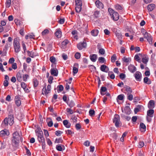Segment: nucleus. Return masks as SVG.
<instances>
[{
    "instance_id": "32",
    "label": "nucleus",
    "mask_w": 156,
    "mask_h": 156,
    "mask_svg": "<svg viewBox=\"0 0 156 156\" xmlns=\"http://www.w3.org/2000/svg\"><path fill=\"white\" fill-rule=\"evenodd\" d=\"M144 82L147 84H150L151 83V81L147 77L144 78Z\"/></svg>"
},
{
    "instance_id": "59",
    "label": "nucleus",
    "mask_w": 156,
    "mask_h": 156,
    "mask_svg": "<svg viewBox=\"0 0 156 156\" xmlns=\"http://www.w3.org/2000/svg\"><path fill=\"white\" fill-rule=\"evenodd\" d=\"M75 128L77 130H78L81 129V126L79 123H77L75 125Z\"/></svg>"
},
{
    "instance_id": "40",
    "label": "nucleus",
    "mask_w": 156,
    "mask_h": 156,
    "mask_svg": "<svg viewBox=\"0 0 156 156\" xmlns=\"http://www.w3.org/2000/svg\"><path fill=\"white\" fill-rule=\"evenodd\" d=\"M71 119L72 120L73 123H76L77 121V118L76 116L74 115H73L72 116Z\"/></svg>"
},
{
    "instance_id": "2",
    "label": "nucleus",
    "mask_w": 156,
    "mask_h": 156,
    "mask_svg": "<svg viewBox=\"0 0 156 156\" xmlns=\"http://www.w3.org/2000/svg\"><path fill=\"white\" fill-rule=\"evenodd\" d=\"M109 14L111 18L114 21H117L119 19V16L118 13L113 10L112 9L109 8L108 9Z\"/></svg>"
},
{
    "instance_id": "3",
    "label": "nucleus",
    "mask_w": 156,
    "mask_h": 156,
    "mask_svg": "<svg viewBox=\"0 0 156 156\" xmlns=\"http://www.w3.org/2000/svg\"><path fill=\"white\" fill-rule=\"evenodd\" d=\"M13 45L15 52L18 53L21 50L19 40L17 38H15L13 41Z\"/></svg>"
},
{
    "instance_id": "63",
    "label": "nucleus",
    "mask_w": 156,
    "mask_h": 156,
    "mask_svg": "<svg viewBox=\"0 0 156 156\" xmlns=\"http://www.w3.org/2000/svg\"><path fill=\"white\" fill-rule=\"evenodd\" d=\"M12 68L15 70L17 69V64L16 63H14L12 64Z\"/></svg>"
},
{
    "instance_id": "49",
    "label": "nucleus",
    "mask_w": 156,
    "mask_h": 156,
    "mask_svg": "<svg viewBox=\"0 0 156 156\" xmlns=\"http://www.w3.org/2000/svg\"><path fill=\"white\" fill-rule=\"evenodd\" d=\"M131 60L130 58H127L126 57H124L123 58V60L124 62H128L130 61Z\"/></svg>"
},
{
    "instance_id": "38",
    "label": "nucleus",
    "mask_w": 156,
    "mask_h": 156,
    "mask_svg": "<svg viewBox=\"0 0 156 156\" xmlns=\"http://www.w3.org/2000/svg\"><path fill=\"white\" fill-rule=\"evenodd\" d=\"M125 112L127 114H130V109L128 107H126L124 109Z\"/></svg>"
},
{
    "instance_id": "52",
    "label": "nucleus",
    "mask_w": 156,
    "mask_h": 156,
    "mask_svg": "<svg viewBox=\"0 0 156 156\" xmlns=\"http://www.w3.org/2000/svg\"><path fill=\"white\" fill-rule=\"evenodd\" d=\"M126 77V75L123 73H121L119 75L120 78L121 80H123Z\"/></svg>"
},
{
    "instance_id": "41",
    "label": "nucleus",
    "mask_w": 156,
    "mask_h": 156,
    "mask_svg": "<svg viewBox=\"0 0 156 156\" xmlns=\"http://www.w3.org/2000/svg\"><path fill=\"white\" fill-rule=\"evenodd\" d=\"M107 89L105 87H102L101 89V94L102 95H104V94L103 92H105L107 90Z\"/></svg>"
},
{
    "instance_id": "50",
    "label": "nucleus",
    "mask_w": 156,
    "mask_h": 156,
    "mask_svg": "<svg viewBox=\"0 0 156 156\" xmlns=\"http://www.w3.org/2000/svg\"><path fill=\"white\" fill-rule=\"evenodd\" d=\"M53 79L54 78L53 76H49L48 80V82L50 84L51 83H52V81Z\"/></svg>"
},
{
    "instance_id": "44",
    "label": "nucleus",
    "mask_w": 156,
    "mask_h": 156,
    "mask_svg": "<svg viewBox=\"0 0 156 156\" xmlns=\"http://www.w3.org/2000/svg\"><path fill=\"white\" fill-rule=\"evenodd\" d=\"M115 9L117 10H121L122 9V7L119 4L116 5L115 6Z\"/></svg>"
},
{
    "instance_id": "12",
    "label": "nucleus",
    "mask_w": 156,
    "mask_h": 156,
    "mask_svg": "<svg viewBox=\"0 0 156 156\" xmlns=\"http://www.w3.org/2000/svg\"><path fill=\"white\" fill-rule=\"evenodd\" d=\"M51 74V75L56 76H58V71L56 68H52L50 70Z\"/></svg>"
},
{
    "instance_id": "11",
    "label": "nucleus",
    "mask_w": 156,
    "mask_h": 156,
    "mask_svg": "<svg viewBox=\"0 0 156 156\" xmlns=\"http://www.w3.org/2000/svg\"><path fill=\"white\" fill-rule=\"evenodd\" d=\"M9 130L6 129H4L0 132V135L2 136H7L9 135Z\"/></svg>"
},
{
    "instance_id": "21",
    "label": "nucleus",
    "mask_w": 156,
    "mask_h": 156,
    "mask_svg": "<svg viewBox=\"0 0 156 156\" xmlns=\"http://www.w3.org/2000/svg\"><path fill=\"white\" fill-rule=\"evenodd\" d=\"M15 103L17 106H19L21 104V101L20 98L17 96L15 97Z\"/></svg>"
},
{
    "instance_id": "15",
    "label": "nucleus",
    "mask_w": 156,
    "mask_h": 156,
    "mask_svg": "<svg viewBox=\"0 0 156 156\" xmlns=\"http://www.w3.org/2000/svg\"><path fill=\"white\" fill-rule=\"evenodd\" d=\"M95 4L96 6L99 8L102 9L103 8L104 6L102 3L99 0H97L96 1Z\"/></svg>"
},
{
    "instance_id": "17",
    "label": "nucleus",
    "mask_w": 156,
    "mask_h": 156,
    "mask_svg": "<svg viewBox=\"0 0 156 156\" xmlns=\"http://www.w3.org/2000/svg\"><path fill=\"white\" fill-rule=\"evenodd\" d=\"M55 34L58 38L61 37L62 36V32L61 29H57Z\"/></svg>"
},
{
    "instance_id": "19",
    "label": "nucleus",
    "mask_w": 156,
    "mask_h": 156,
    "mask_svg": "<svg viewBox=\"0 0 156 156\" xmlns=\"http://www.w3.org/2000/svg\"><path fill=\"white\" fill-rule=\"evenodd\" d=\"M32 83L34 88L37 87L39 84V81L36 78H35L33 79Z\"/></svg>"
},
{
    "instance_id": "58",
    "label": "nucleus",
    "mask_w": 156,
    "mask_h": 156,
    "mask_svg": "<svg viewBox=\"0 0 156 156\" xmlns=\"http://www.w3.org/2000/svg\"><path fill=\"white\" fill-rule=\"evenodd\" d=\"M55 142L57 143H62V138H56L55 140Z\"/></svg>"
},
{
    "instance_id": "56",
    "label": "nucleus",
    "mask_w": 156,
    "mask_h": 156,
    "mask_svg": "<svg viewBox=\"0 0 156 156\" xmlns=\"http://www.w3.org/2000/svg\"><path fill=\"white\" fill-rule=\"evenodd\" d=\"M78 71V69L76 67H73V73L74 74H76ZM74 75V74H73Z\"/></svg>"
},
{
    "instance_id": "39",
    "label": "nucleus",
    "mask_w": 156,
    "mask_h": 156,
    "mask_svg": "<svg viewBox=\"0 0 156 156\" xmlns=\"http://www.w3.org/2000/svg\"><path fill=\"white\" fill-rule=\"evenodd\" d=\"M11 4V0H6L5 2V6L7 8H9L10 7Z\"/></svg>"
},
{
    "instance_id": "35",
    "label": "nucleus",
    "mask_w": 156,
    "mask_h": 156,
    "mask_svg": "<svg viewBox=\"0 0 156 156\" xmlns=\"http://www.w3.org/2000/svg\"><path fill=\"white\" fill-rule=\"evenodd\" d=\"M49 30L48 29L44 30L41 33L42 35L43 36H45L49 33Z\"/></svg>"
},
{
    "instance_id": "25",
    "label": "nucleus",
    "mask_w": 156,
    "mask_h": 156,
    "mask_svg": "<svg viewBox=\"0 0 156 156\" xmlns=\"http://www.w3.org/2000/svg\"><path fill=\"white\" fill-rule=\"evenodd\" d=\"M63 124L67 128H70L71 126V124L67 120H65L63 121Z\"/></svg>"
},
{
    "instance_id": "30",
    "label": "nucleus",
    "mask_w": 156,
    "mask_h": 156,
    "mask_svg": "<svg viewBox=\"0 0 156 156\" xmlns=\"http://www.w3.org/2000/svg\"><path fill=\"white\" fill-rule=\"evenodd\" d=\"M154 110L153 109H150L147 111V115L151 117H153Z\"/></svg>"
},
{
    "instance_id": "24",
    "label": "nucleus",
    "mask_w": 156,
    "mask_h": 156,
    "mask_svg": "<svg viewBox=\"0 0 156 156\" xmlns=\"http://www.w3.org/2000/svg\"><path fill=\"white\" fill-rule=\"evenodd\" d=\"M155 5L154 4H149L147 7L148 10L149 11H152L155 8Z\"/></svg>"
},
{
    "instance_id": "18",
    "label": "nucleus",
    "mask_w": 156,
    "mask_h": 156,
    "mask_svg": "<svg viewBox=\"0 0 156 156\" xmlns=\"http://www.w3.org/2000/svg\"><path fill=\"white\" fill-rule=\"evenodd\" d=\"M100 69L102 71L107 73L108 70V68L106 66L103 65L101 66Z\"/></svg>"
},
{
    "instance_id": "51",
    "label": "nucleus",
    "mask_w": 156,
    "mask_h": 156,
    "mask_svg": "<svg viewBox=\"0 0 156 156\" xmlns=\"http://www.w3.org/2000/svg\"><path fill=\"white\" fill-rule=\"evenodd\" d=\"M89 115L91 116H93L95 114V111L93 110H90L89 111Z\"/></svg>"
},
{
    "instance_id": "45",
    "label": "nucleus",
    "mask_w": 156,
    "mask_h": 156,
    "mask_svg": "<svg viewBox=\"0 0 156 156\" xmlns=\"http://www.w3.org/2000/svg\"><path fill=\"white\" fill-rule=\"evenodd\" d=\"M100 12L98 11H95L94 13V18H97L99 16Z\"/></svg>"
},
{
    "instance_id": "57",
    "label": "nucleus",
    "mask_w": 156,
    "mask_h": 156,
    "mask_svg": "<svg viewBox=\"0 0 156 156\" xmlns=\"http://www.w3.org/2000/svg\"><path fill=\"white\" fill-rule=\"evenodd\" d=\"M50 60L52 63H55V58L54 56H51L50 57Z\"/></svg>"
},
{
    "instance_id": "64",
    "label": "nucleus",
    "mask_w": 156,
    "mask_h": 156,
    "mask_svg": "<svg viewBox=\"0 0 156 156\" xmlns=\"http://www.w3.org/2000/svg\"><path fill=\"white\" fill-rule=\"evenodd\" d=\"M84 145L87 146H89L90 145V142L89 140H86L84 143Z\"/></svg>"
},
{
    "instance_id": "60",
    "label": "nucleus",
    "mask_w": 156,
    "mask_h": 156,
    "mask_svg": "<svg viewBox=\"0 0 156 156\" xmlns=\"http://www.w3.org/2000/svg\"><path fill=\"white\" fill-rule=\"evenodd\" d=\"M134 59L137 62H140V58L138 54L136 55L134 57Z\"/></svg>"
},
{
    "instance_id": "43",
    "label": "nucleus",
    "mask_w": 156,
    "mask_h": 156,
    "mask_svg": "<svg viewBox=\"0 0 156 156\" xmlns=\"http://www.w3.org/2000/svg\"><path fill=\"white\" fill-rule=\"evenodd\" d=\"M116 56L115 54H114L111 57V61L112 62H114L116 59Z\"/></svg>"
},
{
    "instance_id": "26",
    "label": "nucleus",
    "mask_w": 156,
    "mask_h": 156,
    "mask_svg": "<svg viewBox=\"0 0 156 156\" xmlns=\"http://www.w3.org/2000/svg\"><path fill=\"white\" fill-rule=\"evenodd\" d=\"M20 135L18 132H15L13 134V139H16V140H19Z\"/></svg>"
},
{
    "instance_id": "8",
    "label": "nucleus",
    "mask_w": 156,
    "mask_h": 156,
    "mask_svg": "<svg viewBox=\"0 0 156 156\" xmlns=\"http://www.w3.org/2000/svg\"><path fill=\"white\" fill-rule=\"evenodd\" d=\"M87 46L86 43L84 41L80 42L77 45V48L79 50H81L83 48H86Z\"/></svg>"
},
{
    "instance_id": "27",
    "label": "nucleus",
    "mask_w": 156,
    "mask_h": 156,
    "mask_svg": "<svg viewBox=\"0 0 156 156\" xmlns=\"http://www.w3.org/2000/svg\"><path fill=\"white\" fill-rule=\"evenodd\" d=\"M99 31L97 29H94L91 31V35L94 36H96L98 35Z\"/></svg>"
},
{
    "instance_id": "23",
    "label": "nucleus",
    "mask_w": 156,
    "mask_h": 156,
    "mask_svg": "<svg viewBox=\"0 0 156 156\" xmlns=\"http://www.w3.org/2000/svg\"><path fill=\"white\" fill-rule=\"evenodd\" d=\"M47 122L48 126L51 127L52 126L53 122L51 118H47Z\"/></svg>"
},
{
    "instance_id": "29",
    "label": "nucleus",
    "mask_w": 156,
    "mask_h": 156,
    "mask_svg": "<svg viewBox=\"0 0 156 156\" xmlns=\"http://www.w3.org/2000/svg\"><path fill=\"white\" fill-rule=\"evenodd\" d=\"M19 140H16V139H13L12 140V145L14 147H16L18 144Z\"/></svg>"
},
{
    "instance_id": "46",
    "label": "nucleus",
    "mask_w": 156,
    "mask_h": 156,
    "mask_svg": "<svg viewBox=\"0 0 156 156\" xmlns=\"http://www.w3.org/2000/svg\"><path fill=\"white\" fill-rule=\"evenodd\" d=\"M75 57L76 59H79L81 56V55L79 52H76L75 54Z\"/></svg>"
},
{
    "instance_id": "22",
    "label": "nucleus",
    "mask_w": 156,
    "mask_h": 156,
    "mask_svg": "<svg viewBox=\"0 0 156 156\" xmlns=\"http://www.w3.org/2000/svg\"><path fill=\"white\" fill-rule=\"evenodd\" d=\"M90 59L93 62H95L97 58V55L96 54H92L90 56Z\"/></svg>"
},
{
    "instance_id": "36",
    "label": "nucleus",
    "mask_w": 156,
    "mask_h": 156,
    "mask_svg": "<svg viewBox=\"0 0 156 156\" xmlns=\"http://www.w3.org/2000/svg\"><path fill=\"white\" fill-rule=\"evenodd\" d=\"M29 77V75L27 74H23V81L26 82L27 81V79Z\"/></svg>"
},
{
    "instance_id": "53",
    "label": "nucleus",
    "mask_w": 156,
    "mask_h": 156,
    "mask_svg": "<svg viewBox=\"0 0 156 156\" xmlns=\"http://www.w3.org/2000/svg\"><path fill=\"white\" fill-rule=\"evenodd\" d=\"M98 61L100 62L103 63L105 61V59L104 57H101L99 58Z\"/></svg>"
},
{
    "instance_id": "55",
    "label": "nucleus",
    "mask_w": 156,
    "mask_h": 156,
    "mask_svg": "<svg viewBox=\"0 0 156 156\" xmlns=\"http://www.w3.org/2000/svg\"><path fill=\"white\" fill-rule=\"evenodd\" d=\"M144 143L143 142L140 141L139 143L138 147L139 148H141L144 146Z\"/></svg>"
},
{
    "instance_id": "62",
    "label": "nucleus",
    "mask_w": 156,
    "mask_h": 156,
    "mask_svg": "<svg viewBox=\"0 0 156 156\" xmlns=\"http://www.w3.org/2000/svg\"><path fill=\"white\" fill-rule=\"evenodd\" d=\"M21 86L23 89L25 88L26 87H27V85L26 83L23 82H22L21 83Z\"/></svg>"
},
{
    "instance_id": "54",
    "label": "nucleus",
    "mask_w": 156,
    "mask_h": 156,
    "mask_svg": "<svg viewBox=\"0 0 156 156\" xmlns=\"http://www.w3.org/2000/svg\"><path fill=\"white\" fill-rule=\"evenodd\" d=\"M63 87L62 85H60L58 87V92H60L63 90Z\"/></svg>"
},
{
    "instance_id": "10",
    "label": "nucleus",
    "mask_w": 156,
    "mask_h": 156,
    "mask_svg": "<svg viewBox=\"0 0 156 156\" xmlns=\"http://www.w3.org/2000/svg\"><path fill=\"white\" fill-rule=\"evenodd\" d=\"M134 76L136 81H140L142 78V74L139 71H136L134 74Z\"/></svg>"
},
{
    "instance_id": "31",
    "label": "nucleus",
    "mask_w": 156,
    "mask_h": 156,
    "mask_svg": "<svg viewBox=\"0 0 156 156\" xmlns=\"http://www.w3.org/2000/svg\"><path fill=\"white\" fill-rule=\"evenodd\" d=\"M75 10L77 12H80L82 9V6L81 5H76Z\"/></svg>"
},
{
    "instance_id": "9",
    "label": "nucleus",
    "mask_w": 156,
    "mask_h": 156,
    "mask_svg": "<svg viewBox=\"0 0 156 156\" xmlns=\"http://www.w3.org/2000/svg\"><path fill=\"white\" fill-rule=\"evenodd\" d=\"M27 53L28 56L32 58H34L36 56L39 55L38 53L36 51L34 52L33 51H30L28 50L27 51Z\"/></svg>"
},
{
    "instance_id": "47",
    "label": "nucleus",
    "mask_w": 156,
    "mask_h": 156,
    "mask_svg": "<svg viewBox=\"0 0 156 156\" xmlns=\"http://www.w3.org/2000/svg\"><path fill=\"white\" fill-rule=\"evenodd\" d=\"M56 149L58 151H62L63 150L62 147L60 145H58L56 146Z\"/></svg>"
},
{
    "instance_id": "33",
    "label": "nucleus",
    "mask_w": 156,
    "mask_h": 156,
    "mask_svg": "<svg viewBox=\"0 0 156 156\" xmlns=\"http://www.w3.org/2000/svg\"><path fill=\"white\" fill-rule=\"evenodd\" d=\"M140 129L141 130V129L144 130V131H145L146 130V126L145 124L143 123H140ZM141 131H143L141 130Z\"/></svg>"
},
{
    "instance_id": "4",
    "label": "nucleus",
    "mask_w": 156,
    "mask_h": 156,
    "mask_svg": "<svg viewBox=\"0 0 156 156\" xmlns=\"http://www.w3.org/2000/svg\"><path fill=\"white\" fill-rule=\"evenodd\" d=\"M36 133L37 136V139L39 142L40 143L44 144L45 142L43 132L39 130L37 132H36Z\"/></svg>"
},
{
    "instance_id": "5",
    "label": "nucleus",
    "mask_w": 156,
    "mask_h": 156,
    "mask_svg": "<svg viewBox=\"0 0 156 156\" xmlns=\"http://www.w3.org/2000/svg\"><path fill=\"white\" fill-rule=\"evenodd\" d=\"M142 33L144 38L147 39L150 44H152L153 42V38L150 34L146 31H142Z\"/></svg>"
},
{
    "instance_id": "48",
    "label": "nucleus",
    "mask_w": 156,
    "mask_h": 156,
    "mask_svg": "<svg viewBox=\"0 0 156 156\" xmlns=\"http://www.w3.org/2000/svg\"><path fill=\"white\" fill-rule=\"evenodd\" d=\"M63 133V132L60 130H57L55 131V134L57 136H60Z\"/></svg>"
},
{
    "instance_id": "7",
    "label": "nucleus",
    "mask_w": 156,
    "mask_h": 156,
    "mask_svg": "<svg viewBox=\"0 0 156 156\" xmlns=\"http://www.w3.org/2000/svg\"><path fill=\"white\" fill-rule=\"evenodd\" d=\"M51 86L50 84H48L46 89V87H44L42 90V94L43 95H46L50 93L51 91Z\"/></svg>"
},
{
    "instance_id": "61",
    "label": "nucleus",
    "mask_w": 156,
    "mask_h": 156,
    "mask_svg": "<svg viewBox=\"0 0 156 156\" xmlns=\"http://www.w3.org/2000/svg\"><path fill=\"white\" fill-rule=\"evenodd\" d=\"M142 62L143 63L146 64L148 62V59L146 57L142 58Z\"/></svg>"
},
{
    "instance_id": "16",
    "label": "nucleus",
    "mask_w": 156,
    "mask_h": 156,
    "mask_svg": "<svg viewBox=\"0 0 156 156\" xmlns=\"http://www.w3.org/2000/svg\"><path fill=\"white\" fill-rule=\"evenodd\" d=\"M148 107L150 109H152L154 108L155 107V103L153 100H150L148 104Z\"/></svg>"
},
{
    "instance_id": "20",
    "label": "nucleus",
    "mask_w": 156,
    "mask_h": 156,
    "mask_svg": "<svg viewBox=\"0 0 156 156\" xmlns=\"http://www.w3.org/2000/svg\"><path fill=\"white\" fill-rule=\"evenodd\" d=\"M124 88L125 89V90L126 91L125 93H126L127 94H129L132 93V90L129 86H126Z\"/></svg>"
},
{
    "instance_id": "14",
    "label": "nucleus",
    "mask_w": 156,
    "mask_h": 156,
    "mask_svg": "<svg viewBox=\"0 0 156 156\" xmlns=\"http://www.w3.org/2000/svg\"><path fill=\"white\" fill-rule=\"evenodd\" d=\"M128 69L132 73H134L136 70V69L135 66L132 65H129L128 67Z\"/></svg>"
},
{
    "instance_id": "1",
    "label": "nucleus",
    "mask_w": 156,
    "mask_h": 156,
    "mask_svg": "<svg viewBox=\"0 0 156 156\" xmlns=\"http://www.w3.org/2000/svg\"><path fill=\"white\" fill-rule=\"evenodd\" d=\"M13 118V117L12 115H9L8 117L5 118L2 122V127L3 128L6 127L9 124L10 126L12 125L14 123Z\"/></svg>"
},
{
    "instance_id": "37",
    "label": "nucleus",
    "mask_w": 156,
    "mask_h": 156,
    "mask_svg": "<svg viewBox=\"0 0 156 156\" xmlns=\"http://www.w3.org/2000/svg\"><path fill=\"white\" fill-rule=\"evenodd\" d=\"M22 47L23 50V53H25L26 52H27V51L26 45L23 42H22Z\"/></svg>"
},
{
    "instance_id": "6",
    "label": "nucleus",
    "mask_w": 156,
    "mask_h": 156,
    "mask_svg": "<svg viewBox=\"0 0 156 156\" xmlns=\"http://www.w3.org/2000/svg\"><path fill=\"white\" fill-rule=\"evenodd\" d=\"M113 121L116 127H119V126L121 122L120 121V117L119 115L115 114L114 115Z\"/></svg>"
},
{
    "instance_id": "28",
    "label": "nucleus",
    "mask_w": 156,
    "mask_h": 156,
    "mask_svg": "<svg viewBox=\"0 0 156 156\" xmlns=\"http://www.w3.org/2000/svg\"><path fill=\"white\" fill-rule=\"evenodd\" d=\"M98 48L99 49V52L101 55H104L105 53V50L103 48H100V45L99 44L97 45Z\"/></svg>"
},
{
    "instance_id": "42",
    "label": "nucleus",
    "mask_w": 156,
    "mask_h": 156,
    "mask_svg": "<svg viewBox=\"0 0 156 156\" xmlns=\"http://www.w3.org/2000/svg\"><path fill=\"white\" fill-rule=\"evenodd\" d=\"M75 5H82V0H75Z\"/></svg>"
},
{
    "instance_id": "13",
    "label": "nucleus",
    "mask_w": 156,
    "mask_h": 156,
    "mask_svg": "<svg viewBox=\"0 0 156 156\" xmlns=\"http://www.w3.org/2000/svg\"><path fill=\"white\" fill-rule=\"evenodd\" d=\"M23 74L22 73H18L16 75V77L17 80L21 82L23 80Z\"/></svg>"
},
{
    "instance_id": "34",
    "label": "nucleus",
    "mask_w": 156,
    "mask_h": 156,
    "mask_svg": "<svg viewBox=\"0 0 156 156\" xmlns=\"http://www.w3.org/2000/svg\"><path fill=\"white\" fill-rule=\"evenodd\" d=\"M124 96L123 94H121L119 95L117 98V102H119L118 100H121V101L123 100L124 98Z\"/></svg>"
}]
</instances>
